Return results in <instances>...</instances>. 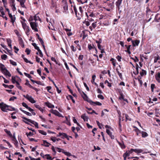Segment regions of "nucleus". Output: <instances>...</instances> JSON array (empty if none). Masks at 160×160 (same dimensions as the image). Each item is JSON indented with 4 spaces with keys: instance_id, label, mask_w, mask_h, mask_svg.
Masks as SVG:
<instances>
[{
    "instance_id": "nucleus-19",
    "label": "nucleus",
    "mask_w": 160,
    "mask_h": 160,
    "mask_svg": "<svg viewBox=\"0 0 160 160\" xmlns=\"http://www.w3.org/2000/svg\"><path fill=\"white\" fill-rule=\"evenodd\" d=\"M143 150L140 149H134V152L137 153H139L142 152Z\"/></svg>"
},
{
    "instance_id": "nucleus-21",
    "label": "nucleus",
    "mask_w": 160,
    "mask_h": 160,
    "mask_svg": "<svg viewBox=\"0 0 160 160\" xmlns=\"http://www.w3.org/2000/svg\"><path fill=\"white\" fill-rule=\"evenodd\" d=\"M26 31V33L27 35H28L29 32L30 31V28L29 26L27 27L26 28L23 29Z\"/></svg>"
},
{
    "instance_id": "nucleus-18",
    "label": "nucleus",
    "mask_w": 160,
    "mask_h": 160,
    "mask_svg": "<svg viewBox=\"0 0 160 160\" xmlns=\"http://www.w3.org/2000/svg\"><path fill=\"white\" fill-rule=\"evenodd\" d=\"M38 39L39 40L41 44L42 45L43 47V48L44 50L45 51H46L45 46L44 44V42L42 39L41 38H38Z\"/></svg>"
},
{
    "instance_id": "nucleus-45",
    "label": "nucleus",
    "mask_w": 160,
    "mask_h": 160,
    "mask_svg": "<svg viewBox=\"0 0 160 160\" xmlns=\"http://www.w3.org/2000/svg\"><path fill=\"white\" fill-rule=\"evenodd\" d=\"M16 86L19 89L22 90V88L21 86L19 85V84L18 82H16Z\"/></svg>"
},
{
    "instance_id": "nucleus-31",
    "label": "nucleus",
    "mask_w": 160,
    "mask_h": 160,
    "mask_svg": "<svg viewBox=\"0 0 160 160\" xmlns=\"http://www.w3.org/2000/svg\"><path fill=\"white\" fill-rule=\"evenodd\" d=\"M4 131L10 136H11V137L12 136V134L11 133L10 131H8L7 129H4Z\"/></svg>"
},
{
    "instance_id": "nucleus-7",
    "label": "nucleus",
    "mask_w": 160,
    "mask_h": 160,
    "mask_svg": "<svg viewBox=\"0 0 160 160\" xmlns=\"http://www.w3.org/2000/svg\"><path fill=\"white\" fill-rule=\"evenodd\" d=\"M51 112L52 113L59 117H62V115L58 111L55 110L51 109Z\"/></svg>"
},
{
    "instance_id": "nucleus-34",
    "label": "nucleus",
    "mask_w": 160,
    "mask_h": 160,
    "mask_svg": "<svg viewBox=\"0 0 160 160\" xmlns=\"http://www.w3.org/2000/svg\"><path fill=\"white\" fill-rule=\"evenodd\" d=\"M72 118H73V122L74 123H76L77 124V125H78V126H80V125L78 123L76 119H75V118L74 117H73Z\"/></svg>"
},
{
    "instance_id": "nucleus-12",
    "label": "nucleus",
    "mask_w": 160,
    "mask_h": 160,
    "mask_svg": "<svg viewBox=\"0 0 160 160\" xmlns=\"http://www.w3.org/2000/svg\"><path fill=\"white\" fill-rule=\"evenodd\" d=\"M51 144L50 143L46 140H43V143L42 144V145L46 147H48Z\"/></svg>"
},
{
    "instance_id": "nucleus-48",
    "label": "nucleus",
    "mask_w": 160,
    "mask_h": 160,
    "mask_svg": "<svg viewBox=\"0 0 160 160\" xmlns=\"http://www.w3.org/2000/svg\"><path fill=\"white\" fill-rule=\"evenodd\" d=\"M32 46L34 47L36 49H39V47L37 46L36 43H32Z\"/></svg>"
},
{
    "instance_id": "nucleus-16",
    "label": "nucleus",
    "mask_w": 160,
    "mask_h": 160,
    "mask_svg": "<svg viewBox=\"0 0 160 160\" xmlns=\"http://www.w3.org/2000/svg\"><path fill=\"white\" fill-rule=\"evenodd\" d=\"M19 43L21 46L22 47H24V44L23 42V40L21 38H19Z\"/></svg>"
},
{
    "instance_id": "nucleus-41",
    "label": "nucleus",
    "mask_w": 160,
    "mask_h": 160,
    "mask_svg": "<svg viewBox=\"0 0 160 160\" xmlns=\"http://www.w3.org/2000/svg\"><path fill=\"white\" fill-rule=\"evenodd\" d=\"M22 112L28 116H32V114L28 112H27L25 111H22Z\"/></svg>"
},
{
    "instance_id": "nucleus-26",
    "label": "nucleus",
    "mask_w": 160,
    "mask_h": 160,
    "mask_svg": "<svg viewBox=\"0 0 160 160\" xmlns=\"http://www.w3.org/2000/svg\"><path fill=\"white\" fill-rule=\"evenodd\" d=\"M81 118L83 119L85 121H88V118L86 116L85 114H82L81 116Z\"/></svg>"
},
{
    "instance_id": "nucleus-5",
    "label": "nucleus",
    "mask_w": 160,
    "mask_h": 160,
    "mask_svg": "<svg viewBox=\"0 0 160 160\" xmlns=\"http://www.w3.org/2000/svg\"><path fill=\"white\" fill-rule=\"evenodd\" d=\"M22 118L23 119H24L27 120L28 122H30L31 123L34 125L36 128H38V124L37 122H35L34 121L32 120L31 119H28L24 117H22Z\"/></svg>"
},
{
    "instance_id": "nucleus-20",
    "label": "nucleus",
    "mask_w": 160,
    "mask_h": 160,
    "mask_svg": "<svg viewBox=\"0 0 160 160\" xmlns=\"http://www.w3.org/2000/svg\"><path fill=\"white\" fill-rule=\"evenodd\" d=\"M7 42L8 46L10 47L11 48H12L11 40L9 38H8L7 39Z\"/></svg>"
},
{
    "instance_id": "nucleus-30",
    "label": "nucleus",
    "mask_w": 160,
    "mask_h": 160,
    "mask_svg": "<svg viewBox=\"0 0 160 160\" xmlns=\"http://www.w3.org/2000/svg\"><path fill=\"white\" fill-rule=\"evenodd\" d=\"M146 71L143 69H142V72H140V74L141 76H143L144 75H146Z\"/></svg>"
},
{
    "instance_id": "nucleus-63",
    "label": "nucleus",
    "mask_w": 160,
    "mask_h": 160,
    "mask_svg": "<svg viewBox=\"0 0 160 160\" xmlns=\"http://www.w3.org/2000/svg\"><path fill=\"white\" fill-rule=\"evenodd\" d=\"M29 157L30 158V160H40V158H34L31 157V156H29Z\"/></svg>"
},
{
    "instance_id": "nucleus-37",
    "label": "nucleus",
    "mask_w": 160,
    "mask_h": 160,
    "mask_svg": "<svg viewBox=\"0 0 160 160\" xmlns=\"http://www.w3.org/2000/svg\"><path fill=\"white\" fill-rule=\"evenodd\" d=\"M96 76L95 75H93L92 76V80H91V82L92 84H93V82H95L94 81L96 78Z\"/></svg>"
},
{
    "instance_id": "nucleus-2",
    "label": "nucleus",
    "mask_w": 160,
    "mask_h": 160,
    "mask_svg": "<svg viewBox=\"0 0 160 160\" xmlns=\"http://www.w3.org/2000/svg\"><path fill=\"white\" fill-rule=\"evenodd\" d=\"M10 108H11V107L6 105L3 102L0 103V108L3 112H7V110L12 111Z\"/></svg>"
},
{
    "instance_id": "nucleus-10",
    "label": "nucleus",
    "mask_w": 160,
    "mask_h": 160,
    "mask_svg": "<svg viewBox=\"0 0 160 160\" xmlns=\"http://www.w3.org/2000/svg\"><path fill=\"white\" fill-rule=\"evenodd\" d=\"M122 0H118L116 2V6L118 9H120V6L122 3Z\"/></svg>"
},
{
    "instance_id": "nucleus-43",
    "label": "nucleus",
    "mask_w": 160,
    "mask_h": 160,
    "mask_svg": "<svg viewBox=\"0 0 160 160\" xmlns=\"http://www.w3.org/2000/svg\"><path fill=\"white\" fill-rule=\"evenodd\" d=\"M7 58V56L6 54H3L1 56V58L2 59L6 60Z\"/></svg>"
},
{
    "instance_id": "nucleus-9",
    "label": "nucleus",
    "mask_w": 160,
    "mask_h": 160,
    "mask_svg": "<svg viewBox=\"0 0 160 160\" xmlns=\"http://www.w3.org/2000/svg\"><path fill=\"white\" fill-rule=\"evenodd\" d=\"M132 44L134 47H135L136 46H138L139 42V41L138 40H136L134 41L133 40H132Z\"/></svg>"
},
{
    "instance_id": "nucleus-8",
    "label": "nucleus",
    "mask_w": 160,
    "mask_h": 160,
    "mask_svg": "<svg viewBox=\"0 0 160 160\" xmlns=\"http://www.w3.org/2000/svg\"><path fill=\"white\" fill-rule=\"evenodd\" d=\"M89 102L91 104L94 106L95 105L101 106L102 105L101 102H93L91 100H90V101Z\"/></svg>"
},
{
    "instance_id": "nucleus-36",
    "label": "nucleus",
    "mask_w": 160,
    "mask_h": 160,
    "mask_svg": "<svg viewBox=\"0 0 160 160\" xmlns=\"http://www.w3.org/2000/svg\"><path fill=\"white\" fill-rule=\"evenodd\" d=\"M158 60H159L158 55H157V56H155L154 58V63H156Z\"/></svg>"
},
{
    "instance_id": "nucleus-22",
    "label": "nucleus",
    "mask_w": 160,
    "mask_h": 160,
    "mask_svg": "<svg viewBox=\"0 0 160 160\" xmlns=\"http://www.w3.org/2000/svg\"><path fill=\"white\" fill-rule=\"evenodd\" d=\"M51 8L52 9H56L57 8V6L56 3H54L52 0Z\"/></svg>"
},
{
    "instance_id": "nucleus-39",
    "label": "nucleus",
    "mask_w": 160,
    "mask_h": 160,
    "mask_svg": "<svg viewBox=\"0 0 160 160\" xmlns=\"http://www.w3.org/2000/svg\"><path fill=\"white\" fill-rule=\"evenodd\" d=\"M135 131L137 133V135L138 136L139 135V134L140 133H141V132L140 130L138 128H137L135 130Z\"/></svg>"
},
{
    "instance_id": "nucleus-28",
    "label": "nucleus",
    "mask_w": 160,
    "mask_h": 160,
    "mask_svg": "<svg viewBox=\"0 0 160 160\" xmlns=\"http://www.w3.org/2000/svg\"><path fill=\"white\" fill-rule=\"evenodd\" d=\"M21 23H22V27L23 29H24L28 26L27 25L26 23L24 22L21 21Z\"/></svg>"
},
{
    "instance_id": "nucleus-24",
    "label": "nucleus",
    "mask_w": 160,
    "mask_h": 160,
    "mask_svg": "<svg viewBox=\"0 0 160 160\" xmlns=\"http://www.w3.org/2000/svg\"><path fill=\"white\" fill-rule=\"evenodd\" d=\"M142 136L143 138H145L148 136V134L146 132L142 131L141 132Z\"/></svg>"
},
{
    "instance_id": "nucleus-51",
    "label": "nucleus",
    "mask_w": 160,
    "mask_h": 160,
    "mask_svg": "<svg viewBox=\"0 0 160 160\" xmlns=\"http://www.w3.org/2000/svg\"><path fill=\"white\" fill-rule=\"evenodd\" d=\"M31 50L27 48L25 50V52L27 53V55H29L30 53Z\"/></svg>"
},
{
    "instance_id": "nucleus-6",
    "label": "nucleus",
    "mask_w": 160,
    "mask_h": 160,
    "mask_svg": "<svg viewBox=\"0 0 160 160\" xmlns=\"http://www.w3.org/2000/svg\"><path fill=\"white\" fill-rule=\"evenodd\" d=\"M124 96L123 95L122 92L120 93V96L119 97L118 99L120 101H125L127 103H128V101L127 99H125L124 98Z\"/></svg>"
},
{
    "instance_id": "nucleus-52",
    "label": "nucleus",
    "mask_w": 160,
    "mask_h": 160,
    "mask_svg": "<svg viewBox=\"0 0 160 160\" xmlns=\"http://www.w3.org/2000/svg\"><path fill=\"white\" fill-rule=\"evenodd\" d=\"M98 98L101 99L102 100H103L104 98L103 96L101 94L98 95Z\"/></svg>"
},
{
    "instance_id": "nucleus-11",
    "label": "nucleus",
    "mask_w": 160,
    "mask_h": 160,
    "mask_svg": "<svg viewBox=\"0 0 160 160\" xmlns=\"http://www.w3.org/2000/svg\"><path fill=\"white\" fill-rule=\"evenodd\" d=\"M106 131L107 134L109 136L111 137L112 139H114V136L112 135V132L109 129H107Z\"/></svg>"
},
{
    "instance_id": "nucleus-15",
    "label": "nucleus",
    "mask_w": 160,
    "mask_h": 160,
    "mask_svg": "<svg viewBox=\"0 0 160 160\" xmlns=\"http://www.w3.org/2000/svg\"><path fill=\"white\" fill-rule=\"evenodd\" d=\"M46 105L49 108H53L54 107V105H52L51 103H50L48 102H46Z\"/></svg>"
},
{
    "instance_id": "nucleus-17",
    "label": "nucleus",
    "mask_w": 160,
    "mask_h": 160,
    "mask_svg": "<svg viewBox=\"0 0 160 160\" xmlns=\"http://www.w3.org/2000/svg\"><path fill=\"white\" fill-rule=\"evenodd\" d=\"M2 85L5 88H8L11 89H12L14 87V86L13 85H8L5 84H3Z\"/></svg>"
},
{
    "instance_id": "nucleus-55",
    "label": "nucleus",
    "mask_w": 160,
    "mask_h": 160,
    "mask_svg": "<svg viewBox=\"0 0 160 160\" xmlns=\"http://www.w3.org/2000/svg\"><path fill=\"white\" fill-rule=\"evenodd\" d=\"M156 79L160 78V72H158L157 75L155 76Z\"/></svg>"
},
{
    "instance_id": "nucleus-46",
    "label": "nucleus",
    "mask_w": 160,
    "mask_h": 160,
    "mask_svg": "<svg viewBox=\"0 0 160 160\" xmlns=\"http://www.w3.org/2000/svg\"><path fill=\"white\" fill-rule=\"evenodd\" d=\"M63 8L64 10L65 11L68 10V4H66L65 5H63Z\"/></svg>"
},
{
    "instance_id": "nucleus-58",
    "label": "nucleus",
    "mask_w": 160,
    "mask_h": 160,
    "mask_svg": "<svg viewBox=\"0 0 160 160\" xmlns=\"http://www.w3.org/2000/svg\"><path fill=\"white\" fill-rule=\"evenodd\" d=\"M83 84H84V86L86 88L87 90L88 91H89V89L86 83L85 82H83Z\"/></svg>"
},
{
    "instance_id": "nucleus-14",
    "label": "nucleus",
    "mask_w": 160,
    "mask_h": 160,
    "mask_svg": "<svg viewBox=\"0 0 160 160\" xmlns=\"http://www.w3.org/2000/svg\"><path fill=\"white\" fill-rule=\"evenodd\" d=\"M66 119V121H65V122L66 123L67 125L69 126L71 125V124L70 122V119L69 118H68L66 117H65Z\"/></svg>"
},
{
    "instance_id": "nucleus-64",
    "label": "nucleus",
    "mask_w": 160,
    "mask_h": 160,
    "mask_svg": "<svg viewBox=\"0 0 160 160\" xmlns=\"http://www.w3.org/2000/svg\"><path fill=\"white\" fill-rule=\"evenodd\" d=\"M22 105L25 107V108H27L28 106L26 104V103H25V102H23L22 103Z\"/></svg>"
},
{
    "instance_id": "nucleus-60",
    "label": "nucleus",
    "mask_w": 160,
    "mask_h": 160,
    "mask_svg": "<svg viewBox=\"0 0 160 160\" xmlns=\"http://www.w3.org/2000/svg\"><path fill=\"white\" fill-rule=\"evenodd\" d=\"M138 68L139 66L137 64L136 66V70L137 71V73L135 74H138L139 73Z\"/></svg>"
},
{
    "instance_id": "nucleus-57",
    "label": "nucleus",
    "mask_w": 160,
    "mask_h": 160,
    "mask_svg": "<svg viewBox=\"0 0 160 160\" xmlns=\"http://www.w3.org/2000/svg\"><path fill=\"white\" fill-rule=\"evenodd\" d=\"M155 87V85L153 84H151V88L152 89V92H153V89Z\"/></svg>"
},
{
    "instance_id": "nucleus-3",
    "label": "nucleus",
    "mask_w": 160,
    "mask_h": 160,
    "mask_svg": "<svg viewBox=\"0 0 160 160\" xmlns=\"http://www.w3.org/2000/svg\"><path fill=\"white\" fill-rule=\"evenodd\" d=\"M30 24L32 29L34 30L35 32L38 31L37 28L38 24L35 22H30Z\"/></svg>"
},
{
    "instance_id": "nucleus-1",
    "label": "nucleus",
    "mask_w": 160,
    "mask_h": 160,
    "mask_svg": "<svg viewBox=\"0 0 160 160\" xmlns=\"http://www.w3.org/2000/svg\"><path fill=\"white\" fill-rule=\"evenodd\" d=\"M0 69L2 73L5 75L8 76L9 77H11V75L10 72L6 68L5 66L2 63H0Z\"/></svg>"
},
{
    "instance_id": "nucleus-23",
    "label": "nucleus",
    "mask_w": 160,
    "mask_h": 160,
    "mask_svg": "<svg viewBox=\"0 0 160 160\" xmlns=\"http://www.w3.org/2000/svg\"><path fill=\"white\" fill-rule=\"evenodd\" d=\"M25 2V0H20V5L21 7L22 8H25V5L24 4V3Z\"/></svg>"
},
{
    "instance_id": "nucleus-47",
    "label": "nucleus",
    "mask_w": 160,
    "mask_h": 160,
    "mask_svg": "<svg viewBox=\"0 0 160 160\" xmlns=\"http://www.w3.org/2000/svg\"><path fill=\"white\" fill-rule=\"evenodd\" d=\"M10 62L11 64L14 65V66H16L17 63L16 62H14L12 60H10Z\"/></svg>"
},
{
    "instance_id": "nucleus-61",
    "label": "nucleus",
    "mask_w": 160,
    "mask_h": 160,
    "mask_svg": "<svg viewBox=\"0 0 160 160\" xmlns=\"http://www.w3.org/2000/svg\"><path fill=\"white\" fill-rule=\"evenodd\" d=\"M62 138H67L68 137V136L65 133H62Z\"/></svg>"
},
{
    "instance_id": "nucleus-33",
    "label": "nucleus",
    "mask_w": 160,
    "mask_h": 160,
    "mask_svg": "<svg viewBox=\"0 0 160 160\" xmlns=\"http://www.w3.org/2000/svg\"><path fill=\"white\" fill-rule=\"evenodd\" d=\"M10 6L12 8V9L13 11H15L16 10V8L15 7V4L11 5Z\"/></svg>"
},
{
    "instance_id": "nucleus-35",
    "label": "nucleus",
    "mask_w": 160,
    "mask_h": 160,
    "mask_svg": "<svg viewBox=\"0 0 160 160\" xmlns=\"http://www.w3.org/2000/svg\"><path fill=\"white\" fill-rule=\"evenodd\" d=\"M62 152L63 153H64L66 155H67L68 156H72L71 154L69 152H66L64 151H62Z\"/></svg>"
},
{
    "instance_id": "nucleus-13",
    "label": "nucleus",
    "mask_w": 160,
    "mask_h": 160,
    "mask_svg": "<svg viewBox=\"0 0 160 160\" xmlns=\"http://www.w3.org/2000/svg\"><path fill=\"white\" fill-rule=\"evenodd\" d=\"M76 17H77L78 19V20H80L81 18V17H82V13H81L80 12L77 13H76L75 14Z\"/></svg>"
},
{
    "instance_id": "nucleus-38",
    "label": "nucleus",
    "mask_w": 160,
    "mask_h": 160,
    "mask_svg": "<svg viewBox=\"0 0 160 160\" xmlns=\"http://www.w3.org/2000/svg\"><path fill=\"white\" fill-rule=\"evenodd\" d=\"M38 132L40 133L43 135H47V133L43 130H39Z\"/></svg>"
},
{
    "instance_id": "nucleus-4",
    "label": "nucleus",
    "mask_w": 160,
    "mask_h": 160,
    "mask_svg": "<svg viewBox=\"0 0 160 160\" xmlns=\"http://www.w3.org/2000/svg\"><path fill=\"white\" fill-rule=\"evenodd\" d=\"M23 97L28 100L30 102L32 103H34L36 102V101L31 96L29 95L28 94L26 95H23Z\"/></svg>"
},
{
    "instance_id": "nucleus-59",
    "label": "nucleus",
    "mask_w": 160,
    "mask_h": 160,
    "mask_svg": "<svg viewBox=\"0 0 160 160\" xmlns=\"http://www.w3.org/2000/svg\"><path fill=\"white\" fill-rule=\"evenodd\" d=\"M116 58L117 59V60H118V61L120 62L121 61V59L122 58V57L121 56L118 55V56H117Z\"/></svg>"
},
{
    "instance_id": "nucleus-27",
    "label": "nucleus",
    "mask_w": 160,
    "mask_h": 160,
    "mask_svg": "<svg viewBox=\"0 0 160 160\" xmlns=\"http://www.w3.org/2000/svg\"><path fill=\"white\" fill-rule=\"evenodd\" d=\"M45 156L46 157V158L47 159L49 160H53V159L50 156V155L48 154H46Z\"/></svg>"
},
{
    "instance_id": "nucleus-53",
    "label": "nucleus",
    "mask_w": 160,
    "mask_h": 160,
    "mask_svg": "<svg viewBox=\"0 0 160 160\" xmlns=\"http://www.w3.org/2000/svg\"><path fill=\"white\" fill-rule=\"evenodd\" d=\"M135 62H138L139 61V59L136 57H135V58H132Z\"/></svg>"
},
{
    "instance_id": "nucleus-54",
    "label": "nucleus",
    "mask_w": 160,
    "mask_h": 160,
    "mask_svg": "<svg viewBox=\"0 0 160 160\" xmlns=\"http://www.w3.org/2000/svg\"><path fill=\"white\" fill-rule=\"evenodd\" d=\"M10 6L13 4H15V0H9Z\"/></svg>"
},
{
    "instance_id": "nucleus-62",
    "label": "nucleus",
    "mask_w": 160,
    "mask_h": 160,
    "mask_svg": "<svg viewBox=\"0 0 160 160\" xmlns=\"http://www.w3.org/2000/svg\"><path fill=\"white\" fill-rule=\"evenodd\" d=\"M146 9L147 10L146 11V12L147 14H149V13H150L151 12V10L148 7H147Z\"/></svg>"
},
{
    "instance_id": "nucleus-25",
    "label": "nucleus",
    "mask_w": 160,
    "mask_h": 160,
    "mask_svg": "<svg viewBox=\"0 0 160 160\" xmlns=\"http://www.w3.org/2000/svg\"><path fill=\"white\" fill-rule=\"evenodd\" d=\"M82 93L83 94V95H84V96H83V99L85 100H86L87 101H88V102H89V101H90V100H88V98L87 96V95H86V94L84 93V92H82Z\"/></svg>"
},
{
    "instance_id": "nucleus-49",
    "label": "nucleus",
    "mask_w": 160,
    "mask_h": 160,
    "mask_svg": "<svg viewBox=\"0 0 160 160\" xmlns=\"http://www.w3.org/2000/svg\"><path fill=\"white\" fill-rule=\"evenodd\" d=\"M24 74L25 76H26L27 77H28L30 79L32 78V77L31 75H30L29 74H28L26 72L24 73Z\"/></svg>"
},
{
    "instance_id": "nucleus-44",
    "label": "nucleus",
    "mask_w": 160,
    "mask_h": 160,
    "mask_svg": "<svg viewBox=\"0 0 160 160\" xmlns=\"http://www.w3.org/2000/svg\"><path fill=\"white\" fill-rule=\"evenodd\" d=\"M105 84L107 83L108 86L109 87H111V83H110L107 80H106L104 82Z\"/></svg>"
},
{
    "instance_id": "nucleus-40",
    "label": "nucleus",
    "mask_w": 160,
    "mask_h": 160,
    "mask_svg": "<svg viewBox=\"0 0 160 160\" xmlns=\"http://www.w3.org/2000/svg\"><path fill=\"white\" fill-rule=\"evenodd\" d=\"M71 48L73 52H75L77 50L76 48L74 47L73 45H71L70 47Z\"/></svg>"
},
{
    "instance_id": "nucleus-42",
    "label": "nucleus",
    "mask_w": 160,
    "mask_h": 160,
    "mask_svg": "<svg viewBox=\"0 0 160 160\" xmlns=\"http://www.w3.org/2000/svg\"><path fill=\"white\" fill-rule=\"evenodd\" d=\"M12 82L13 83H16L17 82H18V81H16L15 80V77L14 76H12Z\"/></svg>"
},
{
    "instance_id": "nucleus-32",
    "label": "nucleus",
    "mask_w": 160,
    "mask_h": 160,
    "mask_svg": "<svg viewBox=\"0 0 160 160\" xmlns=\"http://www.w3.org/2000/svg\"><path fill=\"white\" fill-rule=\"evenodd\" d=\"M34 19L35 20V22H36V21H38V20L41 21V19L39 18V17L38 16H37L36 15L34 16Z\"/></svg>"
},
{
    "instance_id": "nucleus-29",
    "label": "nucleus",
    "mask_w": 160,
    "mask_h": 160,
    "mask_svg": "<svg viewBox=\"0 0 160 160\" xmlns=\"http://www.w3.org/2000/svg\"><path fill=\"white\" fill-rule=\"evenodd\" d=\"M9 17L11 19V22L13 23L15 21V18H13L12 14H9Z\"/></svg>"
},
{
    "instance_id": "nucleus-56",
    "label": "nucleus",
    "mask_w": 160,
    "mask_h": 160,
    "mask_svg": "<svg viewBox=\"0 0 160 160\" xmlns=\"http://www.w3.org/2000/svg\"><path fill=\"white\" fill-rule=\"evenodd\" d=\"M26 134L27 135V137H28V136H32L33 134L32 132H30L28 133H26Z\"/></svg>"
},
{
    "instance_id": "nucleus-50",
    "label": "nucleus",
    "mask_w": 160,
    "mask_h": 160,
    "mask_svg": "<svg viewBox=\"0 0 160 160\" xmlns=\"http://www.w3.org/2000/svg\"><path fill=\"white\" fill-rule=\"evenodd\" d=\"M131 47V45H129V46H128V47L127 48V51L126 52H128V53H129V54H131V52L130 51V48Z\"/></svg>"
}]
</instances>
